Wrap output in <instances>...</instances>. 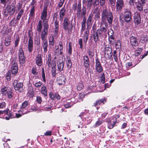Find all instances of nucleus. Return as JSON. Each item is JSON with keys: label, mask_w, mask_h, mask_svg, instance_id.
I'll return each instance as SVG.
<instances>
[{"label": "nucleus", "mask_w": 148, "mask_h": 148, "mask_svg": "<svg viewBox=\"0 0 148 148\" xmlns=\"http://www.w3.org/2000/svg\"><path fill=\"white\" fill-rule=\"evenodd\" d=\"M101 12V25L104 24L106 27L108 26V24L106 21H108L110 25L112 24L113 16L111 11L106 8H103Z\"/></svg>", "instance_id": "1"}, {"label": "nucleus", "mask_w": 148, "mask_h": 148, "mask_svg": "<svg viewBox=\"0 0 148 148\" xmlns=\"http://www.w3.org/2000/svg\"><path fill=\"white\" fill-rule=\"evenodd\" d=\"M28 102L27 101H25L22 103L20 108L21 110L18 111L19 113H16L15 114V116L16 117L18 118L21 116L22 115L27 114L29 112V111H28L26 109V108L28 105Z\"/></svg>", "instance_id": "2"}, {"label": "nucleus", "mask_w": 148, "mask_h": 148, "mask_svg": "<svg viewBox=\"0 0 148 148\" xmlns=\"http://www.w3.org/2000/svg\"><path fill=\"white\" fill-rule=\"evenodd\" d=\"M33 32L30 30L28 31V36L29 38L28 42V49L29 52H32L33 50Z\"/></svg>", "instance_id": "3"}, {"label": "nucleus", "mask_w": 148, "mask_h": 148, "mask_svg": "<svg viewBox=\"0 0 148 148\" xmlns=\"http://www.w3.org/2000/svg\"><path fill=\"white\" fill-rule=\"evenodd\" d=\"M18 56L20 64L21 66L24 65L25 62V57L24 52L21 48H20L18 50Z\"/></svg>", "instance_id": "4"}, {"label": "nucleus", "mask_w": 148, "mask_h": 148, "mask_svg": "<svg viewBox=\"0 0 148 148\" xmlns=\"http://www.w3.org/2000/svg\"><path fill=\"white\" fill-rule=\"evenodd\" d=\"M63 27L65 30H67L68 33H70L72 30V25H70L69 20L68 18L66 17L64 18L63 23Z\"/></svg>", "instance_id": "5"}, {"label": "nucleus", "mask_w": 148, "mask_h": 148, "mask_svg": "<svg viewBox=\"0 0 148 148\" xmlns=\"http://www.w3.org/2000/svg\"><path fill=\"white\" fill-rule=\"evenodd\" d=\"M90 115V114L89 113L82 112L80 113L79 116L83 121H86L87 123L88 124L90 123L92 121L90 117H89Z\"/></svg>", "instance_id": "6"}, {"label": "nucleus", "mask_w": 148, "mask_h": 148, "mask_svg": "<svg viewBox=\"0 0 148 148\" xmlns=\"http://www.w3.org/2000/svg\"><path fill=\"white\" fill-rule=\"evenodd\" d=\"M13 84L14 87L16 90L20 92L23 91V84L22 83H18L17 80H14Z\"/></svg>", "instance_id": "7"}, {"label": "nucleus", "mask_w": 148, "mask_h": 148, "mask_svg": "<svg viewBox=\"0 0 148 148\" xmlns=\"http://www.w3.org/2000/svg\"><path fill=\"white\" fill-rule=\"evenodd\" d=\"M117 121V118L114 116H112L109 119H107L106 122L108 123V128L110 129L112 128L114 126Z\"/></svg>", "instance_id": "8"}, {"label": "nucleus", "mask_w": 148, "mask_h": 148, "mask_svg": "<svg viewBox=\"0 0 148 148\" xmlns=\"http://www.w3.org/2000/svg\"><path fill=\"white\" fill-rule=\"evenodd\" d=\"M44 29L41 32L40 34V37L42 39H46V36L48 34L49 30V25L48 24H43Z\"/></svg>", "instance_id": "9"}, {"label": "nucleus", "mask_w": 148, "mask_h": 148, "mask_svg": "<svg viewBox=\"0 0 148 148\" xmlns=\"http://www.w3.org/2000/svg\"><path fill=\"white\" fill-rule=\"evenodd\" d=\"M47 16V8H45L43 9L40 17L41 19L43 20V24H48L47 23L48 20L46 18Z\"/></svg>", "instance_id": "10"}, {"label": "nucleus", "mask_w": 148, "mask_h": 148, "mask_svg": "<svg viewBox=\"0 0 148 148\" xmlns=\"http://www.w3.org/2000/svg\"><path fill=\"white\" fill-rule=\"evenodd\" d=\"M116 9L118 11H120L124 7L123 0H116Z\"/></svg>", "instance_id": "11"}, {"label": "nucleus", "mask_w": 148, "mask_h": 148, "mask_svg": "<svg viewBox=\"0 0 148 148\" xmlns=\"http://www.w3.org/2000/svg\"><path fill=\"white\" fill-rule=\"evenodd\" d=\"M95 69L98 72L101 73L103 71L102 67L98 58H97L95 60Z\"/></svg>", "instance_id": "12"}, {"label": "nucleus", "mask_w": 148, "mask_h": 148, "mask_svg": "<svg viewBox=\"0 0 148 148\" xmlns=\"http://www.w3.org/2000/svg\"><path fill=\"white\" fill-rule=\"evenodd\" d=\"M53 19V25L55 27L54 36H56L57 34L58 31L59 27V22L57 21L58 19L57 16H54Z\"/></svg>", "instance_id": "13"}, {"label": "nucleus", "mask_w": 148, "mask_h": 148, "mask_svg": "<svg viewBox=\"0 0 148 148\" xmlns=\"http://www.w3.org/2000/svg\"><path fill=\"white\" fill-rule=\"evenodd\" d=\"M112 55L111 48L108 46H106L105 50V57L110 58L112 57Z\"/></svg>", "instance_id": "14"}, {"label": "nucleus", "mask_w": 148, "mask_h": 148, "mask_svg": "<svg viewBox=\"0 0 148 148\" xmlns=\"http://www.w3.org/2000/svg\"><path fill=\"white\" fill-rule=\"evenodd\" d=\"M134 22L136 24L138 25L140 23L141 17L140 13L138 12H136L135 14L134 18Z\"/></svg>", "instance_id": "15"}, {"label": "nucleus", "mask_w": 148, "mask_h": 148, "mask_svg": "<svg viewBox=\"0 0 148 148\" xmlns=\"http://www.w3.org/2000/svg\"><path fill=\"white\" fill-rule=\"evenodd\" d=\"M124 19L125 21L129 23L132 20L131 12L129 11H126L124 12Z\"/></svg>", "instance_id": "16"}, {"label": "nucleus", "mask_w": 148, "mask_h": 148, "mask_svg": "<svg viewBox=\"0 0 148 148\" xmlns=\"http://www.w3.org/2000/svg\"><path fill=\"white\" fill-rule=\"evenodd\" d=\"M4 112L5 114L7 115V116H6L5 118L6 120H9L10 119L13 118L15 117V116L12 114V112L9 111V109L8 108L3 111V112Z\"/></svg>", "instance_id": "17"}, {"label": "nucleus", "mask_w": 148, "mask_h": 148, "mask_svg": "<svg viewBox=\"0 0 148 148\" xmlns=\"http://www.w3.org/2000/svg\"><path fill=\"white\" fill-rule=\"evenodd\" d=\"M11 70L12 74L15 75L17 73L18 70V67L16 63L14 62L12 64L11 66Z\"/></svg>", "instance_id": "18"}, {"label": "nucleus", "mask_w": 148, "mask_h": 148, "mask_svg": "<svg viewBox=\"0 0 148 148\" xmlns=\"http://www.w3.org/2000/svg\"><path fill=\"white\" fill-rule=\"evenodd\" d=\"M66 78L64 76L60 77L57 79V83L59 85L64 84L65 83V80Z\"/></svg>", "instance_id": "19"}, {"label": "nucleus", "mask_w": 148, "mask_h": 148, "mask_svg": "<svg viewBox=\"0 0 148 148\" xmlns=\"http://www.w3.org/2000/svg\"><path fill=\"white\" fill-rule=\"evenodd\" d=\"M130 42L131 45L132 46H136L138 45L137 39L134 36H132L130 38Z\"/></svg>", "instance_id": "20"}, {"label": "nucleus", "mask_w": 148, "mask_h": 148, "mask_svg": "<svg viewBox=\"0 0 148 148\" xmlns=\"http://www.w3.org/2000/svg\"><path fill=\"white\" fill-rule=\"evenodd\" d=\"M93 14H95V20H98L100 18V12L98 8L97 7L94 9Z\"/></svg>", "instance_id": "21"}, {"label": "nucleus", "mask_w": 148, "mask_h": 148, "mask_svg": "<svg viewBox=\"0 0 148 148\" xmlns=\"http://www.w3.org/2000/svg\"><path fill=\"white\" fill-rule=\"evenodd\" d=\"M106 99L105 98H103L101 99L97 100L96 101V102L94 104V106L96 107L98 109V105H100L101 103H103V104H104L106 102Z\"/></svg>", "instance_id": "22"}, {"label": "nucleus", "mask_w": 148, "mask_h": 148, "mask_svg": "<svg viewBox=\"0 0 148 148\" xmlns=\"http://www.w3.org/2000/svg\"><path fill=\"white\" fill-rule=\"evenodd\" d=\"M9 12V15L11 16L14 13L16 10V7L14 5H11L9 8L7 9Z\"/></svg>", "instance_id": "23"}, {"label": "nucleus", "mask_w": 148, "mask_h": 148, "mask_svg": "<svg viewBox=\"0 0 148 148\" xmlns=\"http://www.w3.org/2000/svg\"><path fill=\"white\" fill-rule=\"evenodd\" d=\"M66 10L64 7L62 8L60 10L59 12V16L60 21H62L63 20L65 14Z\"/></svg>", "instance_id": "24"}, {"label": "nucleus", "mask_w": 148, "mask_h": 148, "mask_svg": "<svg viewBox=\"0 0 148 148\" xmlns=\"http://www.w3.org/2000/svg\"><path fill=\"white\" fill-rule=\"evenodd\" d=\"M101 25V28L100 29L97 30V32L100 35H105L107 31L106 29L103 27H102V25Z\"/></svg>", "instance_id": "25"}, {"label": "nucleus", "mask_w": 148, "mask_h": 148, "mask_svg": "<svg viewBox=\"0 0 148 148\" xmlns=\"http://www.w3.org/2000/svg\"><path fill=\"white\" fill-rule=\"evenodd\" d=\"M73 104L74 103L71 102L70 100L68 99L64 101V106L65 108H68L71 107Z\"/></svg>", "instance_id": "26"}, {"label": "nucleus", "mask_w": 148, "mask_h": 148, "mask_svg": "<svg viewBox=\"0 0 148 148\" xmlns=\"http://www.w3.org/2000/svg\"><path fill=\"white\" fill-rule=\"evenodd\" d=\"M89 33V30L87 29L84 32L83 37L84 41L85 42V43H86L87 41Z\"/></svg>", "instance_id": "27"}, {"label": "nucleus", "mask_w": 148, "mask_h": 148, "mask_svg": "<svg viewBox=\"0 0 148 148\" xmlns=\"http://www.w3.org/2000/svg\"><path fill=\"white\" fill-rule=\"evenodd\" d=\"M36 62L38 66H40L42 65V58L40 55L38 54L36 58Z\"/></svg>", "instance_id": "28"}, {"label": "nucleus", "mask_w": 148, "mask_h": 148, "mask_svg": "<svg viewBox=\"0 0 148 148\" xmlns=\"http://www.w3.org/2000/svg\"><path fill=\"white\" fill-rule=\"evenodd\" d=\"M40 92L45 96H47V90L46 86L43 85L42 86L40 89Z\"/></svg>", "instance_id": "29"}, {"label": "nucleus", "mask_w": 148, "mask_h": 148, "mask_svg": "<svg viewBox=\"0 0 148 148\" xmlns=\"http://www.w3.org/2000/svg\"><path fill=\"white\" fill-rule=\"evenodd\" d=\"M93 16V14H91L88 17L87 20V26L88 27L91 26L92 25V19Z\"/></svg>", "instance_id": "30"}, {"label": "nucleus", "mask_w": 148, "mask_h": 148, "mask_svg": "<svg viewBox=\"0 0 148 148\" xmlns=\"http://www.w3.org/2000/svg\"><path fill=\"white\" fill-rule=\"evenodd\" d=\"M136 5L137 9L139 11H142L143 10V5L142 4L140 1L136 3Z\"/></svg>", "instance_id": "31"}, {"label": "nucleus", "mask_w": 148, "mask_h": 148, "mask_svg": "<svg viewBox=\"0 0 148 148\" xmlns=\"http://www.w3.org/2000/svg\"><path fill=\"white\" fill-rule=\"evenodd\" d=\"M86 19L85 18H83L82 23L81 33H82L86 29Z\"/></svg>", "instance_id": "32"}, {"label": "nucleus", "mask_w": 148, "mask_h": 148, "mask_svg": "<svg viewBox=\"0 0 148 148\" xmlns=\"http://www.w3.org/2000/svg\"><path fill=\"white\" fill-rule=\"evenodd\" d=\"M1 93L3 95H7V93L9 92V90L8 89V88L6 86H3L1 88Z\"/></svg>", "instance_id": "33"}, {"label": "nucleus", "mask_w": 148, "mask_h": 148, "mask_svg": "<svg viewBox=\"0 0 148 148\" xmlns=\"http://www.w3.org/2000/svg\"><path fill=\"white\" fill-rule=\"evenodd\" d=\"M35 7H32L29 14V18L32 19L34 18L35 14Z\"/></svg>", "instance_id": "34"}, {"label": "nucleus", "mask_w": 148, "mask_h": 148, "mask_svg": "<svg viewBox=\"0 0 148 148\" xmlns=\"http://www.w3.org/2000/svg\"><path fill=\"white\" fill-rule=\"evenodd\" d=\"M42 28V21L40 20L38 21V24L37 25L36 29L37 31L40 33L41 32Z\"/></svg>", "instance_id": "35"}, {"label": "nucleus", "mask_w": 148, "mask_h": 148, "mask_svg": "<svg viewBox=\"0 0 148 148\" xmlns=\"http://www.w3.org/2000/svg\"><path fill=\"white\" fill-rule=\"evenodd\" d=\"M49 44L50 45L53 46L54 44L55 40L52 36H50L49 38Z\"/></svg>", "instance_id": "36"}, {"label": "nucleus", "mask_w": 148, "mask_h": 148, "mask_svg": "<svg viewBox=\"0 0 148 148\" xmlns=\"http://www.w3.org/2000/svg\"><path fill=\"white\" fill-rule=\"evenodd\" d=\"M64 66V63L63 62H59L58 64V70L61 71L63 70Z\"/></svg>", "instance_id": "37"}, {"label": "nucleus", "mask_w": 148, "mask_h": 148, "mask_svg": "<svg viewBox=\"0 0 148 148\" xmlns=\"http://www.w3.org/2000/svg\"><path fill=\"white\" fill-rule=\"evenodd\" d=\"M11 42V38L9 36H8L5 39L4 44L6 46H8Z\"/></svg>", "instance_id": "38"}, {"label": "nucleus", "mask_w": 148, "mask_h": 148, "mask_svg": "<svg viewBox=\"0 0 148 148\" xmlns=\"http://www.w3.org/2000/svg\"><path fill=\"white\" fill-rule=\"evenodd\" d=\"M86 14V9L85 7L83 6L82 12L81 13L80 16L84 18H85V15Z\"/></svg>", "instance_id": "39"}, {"label": "nucleus", "mask_w": 148, "mask_h": 148, "mask_svg": "<svg viewBox=\"0 0 148 148\" xmlns=\"http://www.w3.org/2000/svg\"><path fill=\"white\" fill-rule=\"evenodd\" d=\"M98 33L97 32H93V38L95 42H97L99 40Z\"/></svg>", "instance_id": "40"}, {"label": "nucleus", "mask_w": 148, "mask_h": 148, "mask_svg": "<svg viewBox=\"0 0 148 148\" xmlns=\"http://www.w3.org/2000/svg\"><path fill=\"white\" fill-rule=\"evenodd\" d=\"M58 48L59 49L60 54V55L62 54L63 53V47L62 43L61 42H59V46H58V47L57 48V49H58Z\"/></svg>", "instance_id": "41"}, {"label": "nucleus", "mask_w": 148, "mask_h": 148, "mask_svg": "<svg viewBox=\"0 0 148 148\" xmlns=\"http://www.w3.org/2000/svg\"><path fill=\"white\" fill-rule=\"evenodd\" d=\"M35 44L36 45H39L40 43V38L39 36H36L34 38Z\"/></svg>", "instance_id": "42"}, {"label": "nucleus", "mask_w": 148, "mask_h": 148, "mask_svg": "<svg viewBox=\"0 0 148 148\" xmlns=\"http://www.w3.org/2000/svg\"><path fill=\"white\" fill-rule=\"evenodd\" d=\"M83 65L85 68V71H86L87 70H88L90 69V62H84Z\"/></svg>", "instance_id": "43"}, {"label": "nucleus", "mask_w": 148, "mask_h": 148, "mask_svg": "<svg viewBox=\"0 0 148 148\" xmlns=\"http://www.w3.org/2000/svg\"><path fill=\"white\" fill-rule=\"evenodd\" d=\"M102 123L103 122L102 120H98L95 123L93 127H96L101 125Z\"/></svg>", "instance_id": "44"}, {"label": "nucleus", "mask_w": 148, "mask_h": 148, "mask_svg": "<svg viewBox=\"0 0 148 148\" xmlns=\"http://www.w3.org/2000/svg\"><path fill=\"white\" fill-rule=\"evenodd\" d=\"M17 21L15 18H13L10 22V25L11 26H15L17 23Z\"/></svg>", "instance_id": "45"}, {"label": "nucleus", "mask_w": 148, "mask_h": 148, "mask_svg": "<svg viewBox=\"0 0 148 148\" xmlns=\"http://www.w3.org/2000/svg\"><path fill=\"white\" fill-rule=\"evenodd\" d=\"M95 87V86H93L92 87V86L89 87L85 91V92L86 93V94H87L88 93H89L93 92V90H92V89H93Z\"/></svg>", "instance_id": "46"}, {"label": "nucleus", "mask_w": 148, "mask_h": 148, "mask_svg": "<svg viewBox=\"0 0 148 148\" xmlns=\"http://www.w3.org/2000/svg\"><path fill=\"white\" fill-rule=\"evenodd\" d=\"M142 50V49L141 48H138L136 50L135 53V55L136 56H138L140 55Z\"/></svg>", "instance_id": "47"}, {"label": "nucleus", "mask_w": 148, "mask_h": 148, "mask_svg": "<svg viewBox=\"0 0 148 148\" xmlns=\"http://www.w3.org/2000/svg\"><path fill=\"white\" fill-rule=\"evenodd\" d=\"M68 54L69 55H70L72 54V47L71 43L70 42L69 44V48L68 50Z\"/></svg>", "instance_id": "48"}, {"label": "nucleus", "mask_w": 148, "mask_h": 148, "mask_svg": "<svg viewBox=\"0 0 148 148\" xmlns=\"http://www.w3.org/2000/svg\"><path fill=\"white\" fill-rule=\"evenodd\" d=\"M83 84L82 83H79L77 86V89L78 90H80L84 88Z\"/></svg>", "instance_id": "49"}, {"label": "nucleus", "mask_w": 148, "mask_h": 148, "mask_svg": "<svg viewBox=\"0 0 148 148\" xmlns=\"http://www.w3.org/2000/svg\"><path fill=\"white\" fill-rule=\"evenodd\" d=\"M42 77L43 81L44 82H45L46 79L45 77V73L44 69L43 68L42 69Z\"/></svg>", "instance_id": "50"}, {"label": "nucleus", "mask_w": 148, "mask_h": 148, "mask_svg": "<svg viewBox=\"0 0 148 148\" xmlns=\"http://www.w3.org/2000/svg\"><path fill=\"white\" fill-rule=\"evenodd\" d=\"M66 63L68 68H71L72 66V63L70 58L68 59L66 61Z\"/></svg>", "instance_id": "51"}, {"label": "nucleus", "mask_w": 148, "mask_h": 148, "mask_svg": "<svg viewBox=\"0 0 148 148\" xmlns=\"http://www.w3.org/2000/svg\"><path fill=\"white\" fill-rule=\"evenodd\" d=\"M100 78V81L101 82L103 83H104L105 82V74L104 73L101 74V75Z\"/></svg>", "instance_id": "52"}, {"label": "nucleus", "mask_w": 148, "mask_h": 148, "mask_svg": "<svg viewBox=\"0 0 148 148\" xmlns=\"http://www.w3.org/2000/svg\"><path fill=\"white\" fill-rule=\"evenodd\" d=\"M42 82L40 81H39L38 82L34 83L33 82V84H34V86L36 88H39L42 85Z\"/></svg>", "instance_id": "53"}, {"label": "nucleus", "mask_w": 148, "mask_h": 148, "mask_svg": "<svg viewBox=\"0 0 148 148\" xmlns=\"http://www.w3.org/2000/svg\"><path fill=\"white\" fill-rule=\"evenodd\" d=\"M48 60H47V64L48 66H50L51 65L50 64V62H51V55L50 54H49L48 56Z\"/></svg>", "instance_id": "54"}, {"label": "nucleus", "mask_w": 148, "mask_h": 148, "mask_svg": "<svg viewBox=\"0 0 148 148\" xmlns=\"http://www.w3.org/2000/svg\"><path fill=\"white\" fill-rule=\"evenodd\" d=\"M56 67H53L52 68V73L53 76L54 77L56 75Z\"/></svg>", "instance_id": "55"}, {"label": "nucleus", "mask_w": 148, "mask_h": 148, "mask_svg": "<svg viewBox=\"0 0 148 148\" xmlns=\"http://www.w3.org/2000/svg\"><path fill=\"white\" fill-rule=\"evenodd\" d=\"M88 53L90 58H92L94 55V51L93 50H90L88 51Z\"/></svg>", "instance_id": "56"}, {"label": "nucleus", "mask_w": 148, "mask_h": 148, "mask_svg": "<svg viewBox=\"0 0 148 148\" xmlns=\"http://www.w3.org/2000/svg\"><path fill=\"white\" fill-rule=\"evenodd\" d=\"M19 41V39L18 37L16 38L14 42V47H16L18 46Z\"/></svg>", "instance_id": "57"}, {"label": "nucleus", "mask_w": 148, "mask_h": 148, "mask_svg": "<svg viewBox=\"0 0 148 148\" xmlns=\"http://www.w3.org/2000/svg\"><path fill=\"white\" fill-rule=\"evenodd\" d=\"M147 40V38L146 37H142L140 38V41L142 42L143 43L146 42Z\"/></svg>", "instance_id": "58"}, {"label": "nucleus", "mask_w": 148, "mask_h": 148, "mask_svg": "<svg viewBox=\"0 0 148 148\" xmlns=\"http://www.w3.org/2000/svg\"><path fill=\"white\" fill-rule=\"evenodd\" d=\"M109 1L111 6H114L115 5L116 0H109Z\"/></svg>", "instance_id": "59"}, {"label": "nucleus", "mask_w": 148, "mask_h": 148, "mask_svg": "<svg viewBox=\"0 0 148 148\" xmlns=\"http://www.w3.org/2000/svg\"><path fill=\"white\" fill-rule=\"evenodd\" d=\"M12 90H10L9 91V92H8V93L7 94V95L8 96V98L9 99H11L12 97Z\"/></svg>", "instance_id": "60"}, {"label": "nucleus", "mask_w": 148, "mask_h": 148, "mask_svg": "<svg viewBox=\"0 0 148 148\" xmlns=\"http://www.w3.org/2000/svg\"><path fill=\"white\" fill-rule=\"evenodd\" d=\"M83 60L84 62H89V59L88 56H84Z\"/></svg>", "instance_id": "61"}, {"label": "nucleus", "mask_w": 148, "mask_h": 148, "mask_svg": "<svg viewBox=\"0 0 148 148\" xmlns=\"http://www.w3.org/2000/svg\"><path fill=\"white\" fill-rule=\"evenodd\" d=\"M78 42L80 45V48L82 49L83 47L82 39V38L79 39Z\"/></svg>", "instance_id": "62"}, {"label": "nucleus", "mask_w": 148, "mask_h": 148, "mask_svg": "<svg viewBox=\"0 0 148 148\" xmlns=\"http://www.w3.org/2000/svg\"><path fill=\"white\" fill-rule=\"evenodd\" d=\"M114 32L112 29H110L108 30V36L114 35Z\"/></svg>", "instance_id": "63"}, {"label": "nucleus", "mask_w": 148, "mask_h": 148, "mask_svg": "<svg viewBox=\"0 0 148 148\" xmlns=\"http://www.w3.org/2000/svg\"><path fill=\"white\" fill-rule=\"evenodd\" d=\"M4 14L5 16H7L9 15V12L7 9L4 11Z\"/></svg>", "instance_id": "64"}]
</instances>
